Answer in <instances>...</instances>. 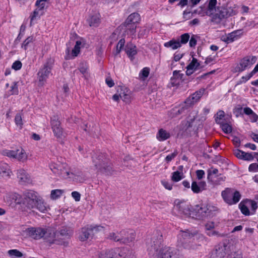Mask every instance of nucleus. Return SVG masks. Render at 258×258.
<instances>
[{
    "label": "nucleus",
    "mask_w": 258,
    "mask_h": 258,
    "mask_svg": "<svg viewBox=\"0 0 258 258\" xmlns=\"http://www.w3.org/2000/svg\"><path fill=\"white\" fill-rule=\"evenodd\" d=\"M93 162L98 171L107 175L113 174L112 164L105 154L100 153L93 157Z\"/></svg>",
    "instance_id": "nucleus-2"
},
{
    "label": "nucleus",
    "mask_w": 258,
    "mask_h": 258,
    "mask_svg": "<svg viewBox=\"0 0 258 258\" xmlns=\"http://www.w3.org/2000/svg\"><path fill=\"white\" fill-rule=\"evenodd\" d=\"M217 116L215 118V121L217 123L219 124L222 122L221 120L224 117L225 113L222 110H219L217 112Z\"/></svg>",
    "instance_id": "nucleus-54"
},
{
    "label": "nucleus",
    "mask_w": 258,
    "mask_h": 258,
    "mask_svg": "<svg viewBox=\"0 0 258 258\" xmlns=\"http://www.w3.org/2000/svg\"><path fill=\"white\" fill-rule=\"evenodd\" d=\"M205 89H201L192 94L191 97H189L185 100V103L192 105L197 102L203 95L205 92Z\"/></svg>",
    "instance_id": "nucleus-18"
},
{
    "label": "nucleus",
    "mask_w": 258,
    "mask_h": 258,
    "mask_svg": "<svg viewBox=\"0 0 258 258\" xmlns=\"http://www.w3.org/2000/svg\"><path fill=\"white\" fill-rule=\"evenodd\" d=\"M11 172L10 167L8 164L4 162L0 163V176L9 178Z\"/></svg>",
    "instance_id": "nucleus-24"
},
{
    "label": "nucleus",
    "mask_w": 258,
    "mask_h": 258,
    "mask_svg": "<svg viewBox=\"0 0 258 258\" xmlns=\"http://www.w3.org/2000/svg\"><path fill=\"white\" fill-rule=\"evenodd\" d=\"M52 65L53 61L51 58L48 59L47 61L38 72L37 75L39 81L42 83V84L48 78L49 75L51 72Z\"/></svg>",
    "instance_id": "nucleus-9"
},
{
    "label": "nucleus",
    "mask_w": 258,
    "mask_h": 258,
    "mask_svg": "<svg viewBox=\"0 0 258 258\" xmlns=\"http://www.w3.org/2000/svg\"><path fill=\"white\" fill-rule=\"evenodd\" d=\"M79 70L80 72L84 76V77H86V74H87L88 72V68L85 63H82L80 64Z\"/></svg>",
    "instance_id": "nucleus-57"
},
{
    "label": "nucleus",
    "mask_w": 258,
    "mask_h": 258,
    "mask_svg": "<svg viewBox=\"0 0 258 258\" xmlns=\"http://www.w3.org/2000/svg\"><path fill=\"white\" fill-rule=\"evenodd\" d=\"M190 106H191L190 104L185 103L184 102L183 104L179 106L172 108L170 111V116L171 117H175L179 115L184 114L187 112Z\"/></svg>",
    "instance_id": "nucleus-16"
},
{
    "label": "nucleus",
    "mask_w": 258,
    "mask_h": 258,
    "mask_svg": "<svg viewBox=\"0 0 258 258\" xmlns=\"http://www.w3.org/2000/svg\"><path fill=\"white\" fill-rule=\"evenodd\" d=\"M151 258H183L179 250L170 247H163Z\"/></svg>",
    "instance_id": "nucleus-6"
},
{
    "label": "nucleus",
    "mask_w": 258,
    "mask_h": 258,
    "mask_svg": "<svg viewBox=\"0 0 258 258\" xmlns=\"http://www.w3.org/2000/svg\"><path fill=\"white\" fill-rule=\"evenodd\" d=\"M57 235L58 238L64 239V240L68 241L71 235V231L70 229L67 227H63L60 230L56 231Z\"/></svg>",
    "instance_id": "nucleus-25"
},
{
    "label": "nucleus",
    "mask_w": 258,
    "mask_h": 258,
    "mask_svg": "<svg viewBox=\"0 0 258 258\" xmlns=\"http://www.w3.org/2000/svg\"><path fill=\"white\" fill-rule=\"evenodd\" d=\"M196 233H190L189 231L187 230L185 231H181L180 233L178 234V239H180L181 242L183 243L185 240H187L192 237H193Z\"/></svg>",
    "instance_id": "nucleus-28"
},
{
    "label": "nucleus",
    "mask_w": 258,
    "mask_h": 258,
    "mask_svg": "<svg viewBox=\"0 0 258 258\" xmlns=\"http://www.w3.org/2000/svg\"><path fill=\"white\" fill-rule=\"evenodd\" d=\"M190 35L188 33H186L182 34L180 36V40L179 43L181 45L182 44H185L189 41Z\"/></svg>",
    "instance_id": "nucleus-44"
},
{
    "label": "nucleus",
    "mask_w": 258,
    "mask_h": 258,
    "mask_svg": "<svg viewBox=\"0 0 258 258\" xmlns=\"http://www.w3.org/2000/svg\"><path fill=\"white\" fill-rule=\"evenodd\" d=\"M210 208H213V211H217V208L210 206L200 207L199 205H196L194 208V212H193V217H196L197 219H202L208 216V214L212 210Z\"/></svg>",
    "instance_id": "nucleus-10"
},
{
    "label": "nucleus",
    "mask_w": 258,
    "mask_h": 258,
    "mask_svg": "<svg viewBox=\"0 0 258 258\" xmlns=\"http://www.w3.org/2000/svg\"><path fill=\"white\" fill-rule=\"evenodd\" d=\"M82 42L81 41L78 40L76 42V44L74 49L72 50V54L70 53V47L71 46V42H69L67 43V49L66 50V55L65 59H71L74 58L75 57L77 56L80 51V45H81Z\"/></svg>",
    "instance_id": "nucleus-12"
},
{
    "label": "nucleus",
    "mask_w": 258,
    "mask_h": 258,
    "mask_svg": "<svg viewBox=\"0 0 258 258\" xmlns=\"http://www.w3.org/2000/svg\"><path fill=\"white\" fill-rule=\"evenodd\" d=\"M45 229L42 228H31L29 232L31 236L35 239H39L41 238H44Z\"/></svg>",
    "instance_id": "nucleus-19"
},
{
    "label": "nucleus",
    "mask_w": 258,
    "mask_h": 258,
    "mask_svg": "<svg viewBox=\"0 0 258 258\" xmlns=\"http://www.w3.org/2000/svg\"><path fill=\"white\" fill-rule=\"evenodd\" d=\"M8 253L9 256L12 258H20L23 256V254L21 251L16 249H10Z\"/></svg>",
    "instance_id": "nucleus-38"
},
{
    "label": "nucleus",
    "mask_w": 258,
    "mask_h": 258,
    "mask_svg": "<svg viewBox=\"0 0 258 258\" xmlns=\"http://www.w3.org/2000/svg\"><path fill=\"white\" fill-rule=\"evenodd\" d=\"M197 114H198L197 111H195L193 113V116L191 117V116H190V117L191 118H189L188 120L187 121V122L188 123V126L189 127H191L192 126V123H193L194 121H195V120L196 119V118L197 117Z\"/></svg>",
    "instance_id": "nucleus-62"
},
{
    "label": "nucleus",
    "mask_w": 258,
    "mask_h": 258,
    "mask_svg": "<svg viewBox=\"0 0 258 258\" xmlns=\"http://www.w3.org/2000/svg\"><path fill=\"white\" fill-rule=\"evenodd\" d=\"M242 34L241 30H238L230 33L228 35L222 39V40L227 43L232 42Z\"/></svg>",
    "instance_id": "nucleus-22"
},
{
    "label": "nucleus",
    "mask_w": 258,
    "mask_h": 258,
    "mask_svg": "<svg viewBox=\"0 0 258 258\" xmlns=\"http://www.w3.org/2000/svg\"><path fill=\"white\" fill-rule=\"evenodd\" d=\"M217 3V0H210L207 10L206 12L207 15H208L209 14H213V12L214 10H216V6Z\"/></svg>",
    "instance_id": "nucleus-36"
},
{
    "label": "nucleus",
    "mask_w": 258,
    "mask_h": 258,
    "mask_svg": "<svg viewBox=\"0 0 258 258\" xmlns=\"http://www.w3.org/2000/svg\"><path fill=\"white\" fill-rule=\"evenodd\" d=\"M218 11L214 15H213L212 21L215 24H219L222 19L228 18L230 16L227 9L225 8H218Z\"/></svg>",
    "instance_id": "nucleus-13"
},
{
    "label": "nucleus",
    "mask_w": 258,
    "mask_h": 258,
    "mask_svg": "<svg viewBox=\"0 0 258 258\" xmlns=\"http://www.w3.org/2000/svg\"><path fill=\"white\" fill-rule=\"evenodd\" d=\"M71 195L76 201L78 202L80 200L81 195L79 192L76 191H73Z\"/></svg>",
    "instance_id": "nucleus-63"
},
{
    "label": "nucleus",
    "mask_w": 258,
    "mask_h": 258,
    "mask_svg": "<svg viewBox=\"0 0 258 258\" xmlns=\"http://www.w3.org/2000/svg\"><path fill=\"white\" fill-rule=\"evenodd\" d=\"M208 172V176L207 178L209 181L212 182L213 181V176L215 175V177H216L218 175V173L219 172V171L216 168H214L213 167L211 168L210 169H208L207 171Z\"/></svg>",
    "instance_id": "nucleus-35"
},
{
    "label": "nucleus",
    "mask_w": 258,
    "mask_h": 258,
    "mask_svg": "<svg viewBox=\"0 0 258 258\" xmlns=\"http://www.w3.org/2000/svg\"><path fill=\"white\" fill-rule=\"evenodd\" d=\"M50 168L51 170L55 174L61 176L65 177L66 176H68L70 175L68 171L62 170L61 167L55 163H52L50 165Z\"/></svg>",
    "instance_id": "nucleus-20"
},
{
    "label": "nucleus",
    "mask_w": 258,
    "mask_h": 258,
    "mask_svg": "<svg viewBox=\"0 0 258 258\" xmlns=\"http://www.w3.org/2000/svg\"><path fill=\"white\" fill-rule=\"evenodd\" d=\"M62 194V191L60 189H54L51 191V198L52 199H56L59 198Z\"/></svg>",
    "instance_id": "nucleus-46"
},
{
    "label": "nucleus",
    "mask_w": 258,
    "mask_h": 258,
    "mask_svg": "<svg viewBox=\"0 0 258 258\" xmlns=\"http://www.w3.org/2000/svg\"><path fill=\"white\" fill-rule=\"evenodd\" d=\"M15 122L16 124L19 126L20 128H22L23 125V121L22 119V116L19 113H17L15 117Z\"/></svg>",
    "instance_id": "nucleus-49"
},
{
    "label": "nucleus",
    "mask_w": 258,
    "mask_h": 258,
    "mask_svg": "<svg viewBox=\"0 0 258 258\" xmlns=\"http://www.w3.org/2000/svg\"><path fill=\"white\" fill-rule=\"evenodd\" d=\"M242 107L241 105H238L233 109V113L235 114V116L238 117L239 115H242Z\"/></svg>",
    "instance_id": "nucleus-51"
},
{
    "label": "nucleus",
    "mask_w": 258,
    "mask_h": 258,
    "mask_svg": "<svg viewBox=\"0 0 258 258\" xmlns=\"http://www.w3.org/2000/svg\"><path fill=\"white\" fill-rule=\"evenodd\" d=\"M232 197V198H231V201L229 204L230 205L237 203L240 201L241 196L240 192L236 190L233 192Z\"/></svg>",
    "instance_id": "nucleus-37"
},
{
    "label": "nucleus",
    "mask_w": 258,
    "mask_h": 258,
    "mask_svg": "<svg viewBox=\"0 0 258 258\" xmlns=\"http://www.w3.org/2000/svg\"><path fill=\"white\" fill-rule=\"evenodd\" d=\"M179 72L178 71H174L173 72V75L174 76V78H176L181 82L184 80L183 77L184 75L183 74H180Z\"/></svg>",
    "instance_id": "nucleus-56"
},
{
    "label": "nucleus",
    "mask_w": 258,
    "mask_h": 258,
    "mask_svg": "<svg viewBox=\"0 0 258 258\" xmlns=\"http://www.w3.org/2000/svg\"><path fill=\"white\" fill-rule=\"evenodd\" d=\"M198 36L195 35H192L189 40V45L190 47H194L197 42V38Z\"/></svg>",
    "instance_id": "nucleus-58"
},
{
    "label": "nucleus",
    "mask_w": 258,
    "mask_h": 258,
    "mask_svg": "<svg viewBox=\"0 0 258 258\" xmlns=\"http://www.w3.org/2000/svg\"><path fill=\"white\" fill-rule=\"evenodd\" d=\"M108 238L115 242H120L121 243L120 237L118 232L110 233L108 236Z\"/></svg>",
    "instance_id": "nucleus-40"
},
{
    "label": "nucleus",
    "mask_w": 258,
    "mask_h": 258,
    "mask_svg": "<svg viewBox=\"0 0 258 258\" xmlns=\"http://www.w3.org/2000/svg\"><path fill=\"white\" fill-rule=\"evenodd\" d=\"M170 137V134L163 128L160 129L156 135V138L159 141H165L169 139Z\"/></svg>",
    "instance_id": "nucleus-31"
},
{
    "label": "nucleus",
    "mask_w": 258,
    "mask_h": 258,
    "mask_svg": "<svg viewBox=\"0 0 258 258\" xmlns=\"http://www.w3.org/2000/svg\"><path fill=\"white\" fill-rule=\"evenodd\" d=\"M12 94H18V88L16 83L14 82V84L11 86Z\"/></svg>",
    "instance_id": "nucleus-64"
},
{
    "label": "nucleus",
    "mask_w": 258,
    "mask_h": 258,
    "mask_svg": "<svg viewBox=\"0 0 258 258\" xmlns=\"http://www.w3.org/2000/svg\"><path fill=\"white\" fill-rule=\"evenodd\" d=\"M187 66L189 69H192L194 70H197L200 68H203V66L200 67V62H194V64L192 65V63H189Z\"/></svg>",
    "instance_id": "nucleus-60"
},
{
    "label": "nucleus",
    "mask_w": 258,
    "mask_h": 258,
    "mask_svg": "<svg viewBox=\"0 0 258 258\" xmlns=\"http://www.w3.org/2000/svg\"><path fill=\"white\" fill-rule=\"evenodd\" d=\"M141 20L140 15L138 13H133L130 15L125 21L137 25Z\"/></svg>",
    "instance_id": "nucleus-30"
},
{
    "label": "nucleus",
    "mask_w": 258,
    "mask_h": 258,
    "mask_svg": "<svg viewBox=\"0 0 258 258\" xmlns=\"http://www.w3.org/2000/svg\"><path fill=\"white\" fill-rule=\"evenodd\" d=\"M44 239L51 244H55L63 245L64 247H67L69 245V241L64 240V239L58 238L56 230L51 228L45 229Z\"/></svg>",
    "instance_id": "nucleus-5"
},
{
    "label": "nucleus",
    "mask_w": 258,
    "mask_h": 258,
    "mask_svg": "<svg viewBox=\"0 0 258 258\" xmlns=\"http://www.w3.org/2000/svg\"><path fill=\"white\" fill-rule=\"evenodd\" d=\"M118 28L122 30L125 34L132 36L135 35L136 32L137 25L124 21L123 23L118 27Z\"/></svg>",
    "instance_id": "nucleus-17"
},
{
    "label": "nucleus",
    "mask_w": 258,
    "mask_h": 258,
    "mask_svg": "<svg viewBox=\"0 0 258 258\" xmlns=\"http://www.w3.org/2000/svg\"><path fill=\"white\" fill-rule=\"evenodd\" d=\"M242 154H243L241 158L242 160L246 161H251L254 158L251 153H246L243 151V152L242 153Z\"/></svg>",
    "instance_id": "nucleus-50"
},
{
    "label": "nucleus",
    "mask_w": 258,
    "mask_h": 258,
    "mask_svg": "<svg viewBox=\"0 0 258 258\" xmlns=\"http://www.w3.org/2000/svg\"><path fill=\"white\" fill-rule=\"evenodd\" d=\"M133 254L126 248H115L102 251L99 258H133Z\"/></svg>",
    "instance_id": "nucleus-4"
},
{
    "label": "nucleus",
    "mask_w": 258,
    "mask_h": 258,
    "mask_svg": "<svg viewBox=\"0 0 258 258\" xmlns=\"http://www.w3.org/2000/svg\"><path fill=\"white\" fill-rule=\"evenodd\" d=\"M125 51L128 57L131 60L134 59V56L137 53V47L136 45L130 43H127L125 48Z\"/></svg>",
    "instance_id": "nucleus-21"
},
{
    "label": "nucleus",
    "mask_w": 258,
    "mask_h": 258,
    "mask_svg": "<svg viewBox=\"0 0 258 258\" xmlns=\"http://www.w3.org/2000/svg\"><path fill=\"white\" fill-rule=\"evenodd\" d=\"M17 174L19 181L21 184H23L29 182V176L25 170L22 169H19L17 171Z\"/></svg>",
    "instance_id": "nucleus-23"
},
{
    "label": "nucleus",
    "mask_w": 258,
    "mask_h": 258,
    "mask_svg": "<svg viewBox=\"0 0 258 258\" xmlns=\"http://www.w3.org/2000/svg\"><path fill=\"white\" fill-rule=\"evenodd\" d=\"M248 202L250 204V208L252 211L251 214H254L257 208V203L255 201L251 200H249Z\"/></svg>",
    "instance_id": "nucleus-55"
},
{
    "label": "nucleus",
    "mask_w": 258,
    "mask_h": 258,
    "mask_svg": "<svg viewBox=\"0 0 258 258\" xmlns=\"http://www.w3.org/2000/svg\"><path fill=\"white\" fill-rule=\"evenodd\" d=\"M17 155L15 159H18L20 161L24 162L27 159V156L23 149H17Z\"/></svg>",
    "instance_id": "nucleus-34"
},
{
    "label": "nucleus",
    "mask_w": 258,
    "mask_h": 258,
    "mask_svg": "<svg viewBox=\"0 0 258 258\" xmlns=\"http://www.w3.org/2000/svg\"><path fill=\"white\" fill-rule=\"evenodd\" d=\"M232 194L233 189L230 188H226L222 191L221 196L224 202L229 205Z\"/></svg>",
    "instance_id": "nucleus-29"
},
{
    "label": "nucleus",
    "mask_w": 258,
    "mask_h": 258,
    "mask_svg": "<svg viewBox=\"0 0 258 258\" xmlns=\"http://www.w3.org/2000/svg\"><path fill=\"white\" fill-rule=\"evenodd\" d=\"M182 179L180 173L178 171L173 172L171 176V180L174 182H178Z\"/></svg>",
    "instance_id": "nucleus-48"
},
{
    "label": "nucleus",
    "mask_w": 258,
    "mask_h": 258,
    "mask_svg": "<svg viewBox=\"0 0 258 258\" xmlns=\"http://www.w3.org/2000/svg\"><path fill=\"white\" fill-rule=\"evenodd\" d=\"M163 237L161 232L159 231H156L154 232L150 239L147 241V250L150 257H152L157 252L162 248Z\"/></svg>",
    "instance_id": "nucleus-3"
},
{
    "label": "nucleus",
    "mask_w": 258,
    "mask_h": 258,
    "mask_svg": "<svg viewBox=\"0 0 258 258\" xmlns=\"http://www.w3.org/2000/svg\"><path fill=\"white\" fill-rule=\"evenodd\" d=\"M50 123L54 136L57 138H60L62 135L63 130L58 116L53 115L51 117Z\"/></svg>",
    "instance_id": "nucleus-11"
},
{
    "label": "nucleus",
    "mask_w": 258,
    "mask_h": 258,
    "mask_svg": "<svg viewBox=\"0 0 258 258\" xmlns=\"http://www.w3.org/2000/svg\"><path fill=\"white\" fill-rule=\"evenodd\" d=\"M125 44V40L124 39L122 38L118 42L116 47V51L115 53V55H117L118 54H119L121 49L123 48L124 45Z\"/></svg>",
    "instance_id": "nucleus-41"
},
{
    "label": "nucleus",
    "mask_w": 258,
    "mask_h": 258,
    "mask_svg": "<svg viewBox=\"0 0 258 258\" xmlns=\"http://www.w3.org/2000/svg\"><path fill=\"white\" fill-rule=\"evenodd\" d=\"M88 23L90 27H98L100 23V15L98 13L91 16L87 19Z\"/></svg>",
    "instance_id": "nucleus-26"
},
{
    "label": "nucleus",
    "mask_w": 258,
    "mask_h": 258,
    "mask_svg": "<svg viewBox=\"0 0 258 258\" xmlns=\"http://www.w3.org/2000/svg\"><path fill=\"white\" fill-rule=\"evenodd\" d=\"M103 227L100 225L87 226L83 227L79 235V239L81 241H84L88 239H92L94 234L97 232L102 230Z\"/></svg>",
    "instance_id": "nucleus-7"
},
{
    "label": "nucleus",
    "mask_w": 258,
    "mask_h": 258,
    "mask_svg": "<svg viewBox=\"0 0 258 258\" xmlns=\"http://www.w3.org/2000/svg\"><path fill=\"white\" fill-rule=\"evenodd\" d=\"M33 37H28L27 39L25 40V41L22 43V48H23L25 50H26L29 44L33 42Z\"/></svg>",
    "instance_id": "nucleus-53"
},
{
    "label": "nucleus",
    "mask_w": 258,
    "mask_h": 258,
    "mask_svg": "<svg viewBox=\"0 0 258 258\" xmlns=\"http://www.w3.org/2000/svg\"><path fill=\"white\" fill-rule=\"evenodd\" d=\"M22 64L19 60L15 61L12 64V68L16 71L19 70L22 68Z\"/></svg>",
    "instance_id": "nucleus-59"
},
{
    "label": "nucleus",
    "mask_w": 258,
    "mask_h": 258,
    "mask_svg": "<svg viewBox=\"0 0 258 258\" xmlns=\"http://www.w3.org/2000/svg\"><path fill=\"white\" fill-rule=\"evenodd\" d=\"M239 208L241 213L245 216H249L250 215V212L249 209L245 205L242 204L240 203L239 205Z\"/></svg>",
    "instance_id": "nucleus-47"
},
{
    "label": "nucleus",
    "mask_w": 258,
    "mask_h": 258,
    "mask_svg": "<svg viewBox=\"0 0 258 258\" xmlns=\"http://www.w3.org/2000/svg\"><path fill=\"white\" fill-rule=\"evenodd\" d=\"M191 189L193 192L195 194H199L202 191L200 187L199 186V184L195 181L192 182L191 185Z\"/></svg>",
    "instance_id": "nucleus-45"
},
{
    "label": "nucleus",
    "mask_w": 258,
    "mask_h": 258,
    "mask_svg": "<svg viewBox=\"0 0 258 258\" xmlns=\"http://www.w3.org/2000/svg\"><path fill=\"white\" fill-rule=\"evenodd\" d=\"M256 61V57L252 56H247L241 59L239 63L235 67L234 72H242L247 68H250Z\"/></svg>",
    "instance_id": "nucleus-8"
},
{
    "label": "nucleus",
    "mask_w": 258,
    "mask_h": 258,
    "mask_svg": "<svg viewBox=\"0 0 258 258\" xmlns=\"http://www.w3.org/2000/svg\"><path fill=\"white\" fill-rule=\"evenodd\" d=\"M166 47H171L173 50L176 49L181 47L179 40H176L174 39L165 42L164 44Z\"/></svg>",
    "instance_id": "nucleus-32"
},
{
    "label": "nucleus",
    "mask_w": 258,
    "mask_h": 258,
    "mask_svg": "<svg viewBox=\"0 0 258 258\" xmlns=\"http://www.w3.org/2000/svg\"><path fill=\"white\" fill-rule=\"evenodd\" d=\"M5 199L9 205H20L23 203V200L22 196L17 193L7 194Z\"/></svg>",
    "instance_id": "nucleus-15"
},
{
    "label": "nucleus",
    "mask_w": 258,
    "mask_h": 258,
    "mask_svg": "<svg viewBox=\"0 0 258 258\" xmlns=\"http://www.w3.org/2000/svg\"><path fill=\"white\" fill-rule=\"evenodd\" d=\"M226 247L227 245L224 243H220L216 245L210 258H223L226 255Z\"/></svg>",
    "instance_id": "nucleus-14"
},
{
    "label": "nucleus",
    "mask_w": 258,
    "mask_h": 258,
    "mask_svg": "<svg viewBox=\"0 0 258 258\" xmlns=\"http://www.w3.org/2000/svg\"><path fill=\"white\" fill-rule=\"evenodd\" d=\"M17 150H5L3 151V154L5 156H7L9 157L15 159L17 155Z\"/></svg>",
    "instance_id": "nucleus-43"
},
{
    "label": "nucleus",
    "mask_w": 258,
    "mask_h": 258,
    "mask_svg": "<svg viewBox=\"0 0 258 258\" xmlns=\"http://www.w3.org/2000/svg\"><path fill=\"white\" fill-rule=\"evenodd\" d=\"M23 204L29 209H36L42 213L47 210L46 204L43 199L35 191L26 190L23 194Z\"/></svg>",
    "instance_id": "nucleus-1"
},
{
    "label": "nucleus",
    "mask_w": 258,
    "mask_h": 258,
    "mask_svg": "<svg viewBox=\"0 0 258 258\" xmlns=\"http://www.w3.org/2000/svg\"><path fill=\"white\" fill-rule=\"evenodd\" d=\"M149 73V68L147 67L144 68L140 72L139 74V77L143 80H145L148 77Z\"/></svg>",
    "instance_id": "nucleus-42"
},
{
    "label": "nucleus",
    "mask_w": 258,
    "mask_h": 258,
    "mask_svg": "<svg viewBox=\"0 0 258 258\" xmlns=\"http://www.w3.org/2000/svg\"><path fill=\"white\" fill-rule=\"evenodd\" d=\"M191 206L186 205H180L179 206V211L185 216L192 217H193V212L194 208H190Z\"/></svg>",
    "instance_id": "nucleus-27"
},
{
    "label": "nucleus",
    "mask_w": 258,
    "mask_h": 258,
    "mask_svg": "<svg viewBox=\"0 0 258 258\" xmlns=\"http://www.w3.org/2000/svg\"><path fill=\"white\" fill-rule=\"evenodd\" d=\"M222 131L226 134H229L231 133L232 128L231 125L228 123H225L223 121L219 123Z\"/></svg>",
    "instance_id": "nucleus-39"
},
{
    "label": "nucleus",
    "mask_w": 258,
    "mask_h": 258,
    "mask_svg": "<svg viewBox=\"0 0 258 258\" xmlns=\"http://www.w3.org/2000/svg\"><path fill=\"white\" fill-rule=\"evenodd\" d=\"M161 183L163 186L168 190H171L172 188V184L167 181L163 180L161 181Z\"/></svg>",
    "instance_id": "nucleus-61"
},
{
    "label": "nucleus",
    "mask_w": 258,
    "mask_h": 258,
    "mask_svg": "<svg viewBox=\"0 0 258 258\" xmlns=\"http://www.w3.org/2000/svg\"><path fill=\"white\" fill-rule=\"evenodd\" d=\"M119 233V236L121 239V243H125L127 242H130L132 241V239H134V234L133 233H131L132 239H130L128 237H126V232L123 230L120 231Z\"/></svg>",
    "instance_id": "nucleus-33"
},
{
    "label": "nucleus",
    "mask_w": 258,
    "mask_h": 258,
    "mask_svg": "<svg viewBox=\"0 0 258 258\" xmlns=\"http://www.w3.org/2000/svg\"><path fill=\"white\" fill-rule=\"evenodd\" d=\"M216 177L217 179L212 181V182L215 184H220L221 182L224 181L226 179V177L222 175L221 174L217 175Z\"/></svg>",
    "instance_id": "nucleus-52"
}]
</instances>
